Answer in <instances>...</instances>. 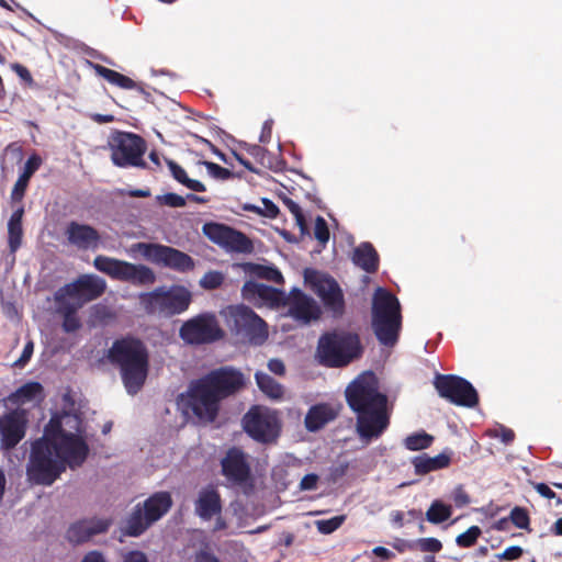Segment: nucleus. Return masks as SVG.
Segmentation results:
<instances>
[{
    "mask_svg": "<svg viewBox=\"0 0 562 562\" xmlns=\"http://www.w3.org/2000/svg\"><path fill=\"white\" fill-rule=\"evenodd\" d=\"M112 522L111 518L91 517L79 519L70 524L65 537L71 544H82L94 536L108 532Z\"/></svg>",
    "mask_w": 562,
    "mask_h": 562,
    "instance_id": "nucleus-21",
    "label": "nucleus"
},
{
    "mask_svg": "<svg viewBox=\"0 0 562 562\" xmlns=\"http://www.w3.org/2000/svg\"><path fill=\"white\" fill-rule=\"evenodd\" d=\"M452 515V506L440 499H435L426 512V519L430 524L439 525L447 521Z\"/></svg>",
    "mask_w": 562,
    "mask_h": 562,
    "instance_id": "nucleus-37",
    "label": "nucleus"
},
{
    "mask_svg": "<svg viewBox=\"0 0 562 562\" xmlns=\"http://www.w3.org/2000/svg\"><path fill=\"white\" fill-rule=\"evenodd\" d=\"M140 506L149 522L154 524L171 508L172 498L169 492H156L140 504Z\"/></svg>",
    "mask_w": 562,
    "mask_h": 562,
    "instance_id": "nucleus-27",
    "label": "nucleus"
},
{
    "mask_svg": "<svg viewBox=\"0 0 562 562\" xmlns=\"http://www.w3.org/2000/svg\"><path fill=\"white\" fill-rule=\"evenodd\" d=\"M533 488L539 493L542 497L547 499L555 498L557 494L553 490H551L546 483H531Z\"/></svg>",
    "mask_w": 562,
    "mask_h": 562,
    "instance_id": "nucleus-60",
    "label": "nucleus"
},
{
    "mask_svg": "<svg viewBox=\"0 0 562 562\" xmlns=\"http://www.w3.org/2000/svg\"><path fill=\"white\" fill-rule=\"evenodd\" d=\"M241 294L247 300L259 297L263 301L276 302L280 295V292L277 289L263 283L246 281L241 288Z\"/></svg>",
    "mask_w": 562,
    "mask_h": 562,
    "instance_id": "nucleus-33",
    "label": "nucleus"
},
{
    "mask_svg": "<svg viewBox=\"0 0 562 562\" xmlns=\"http://www.w3.org/2000/svg\"><path fill=\"white\" fill-rule=\"evenodd\" d=\"M81 562H108L102 552L98 550L89 551L82 558Z\"/></svg>",
    "mask_w": 562,
    "mask_h": 562,
    "instance_id": "nucleus-64",
    "label": "nucleus"
},
{
    "mask_svg": "<svg viewBox=\"0 0 562 562\" xmlns=\"http://www.w3.org/2000/svg\"><path fill=\"white\" fill-rule=\"evenodd\" d=\"M261 202L263 207L261 209L260 215L268 218H277L279 215V207L267 198H263Z\"/></svg>",
    "mask_w": 562,
    "mask_h": 562,
    "instance_id": "nucleus-55",
    "label": "nucleus"
},
{
    "mask_svg": "<svg viewBox=\"0 0 562 562\" xmlns=\"http://www.w3.org/2000/svg\"><path fill=\"white\" fill-rule=\"evenodd\" d=\"M69 245L79 250H95L101 245V235L89 224L70 221L64 232Z\"/></svg>",
    "mask_w": 562,
    "mask_h": 562,
    "instance_id": "nucleus-22",
    "label": "nucleus"
},
{
    "mask_svg": "<svg viewBox=\"0 0 562 562\" xmlns=\"http://www.w3.org/2000/svg\"><path fill=\"white\" fill-rule=\"evenodd\" d=\"M109 362L120 369L128 394H137L144 386L149 369V355L145 344L136 337L115 339L108 350Z\"/></svg>",
    "mask_w": 562,
    "mask_h": 562,
    "instance_id": "nucleus-3",
    "label": "nucleus"
},
{
    "mask_svg": "<svg viewBox=\"0 0 562 562\" xmlns=\"http://www.w3.org/2000/svg\"><path fill=\"white\" fill-rule=\"evenodd\" d=\"M360 335L346 329H333L321 335L315 357L326 368H344L362 357Z\"/></svg>",
    "mask_w": 562,
    "mask_h": 562,
    "instance_id": "nucleus-5",
    "label": "nucleus"
},
{
    "mask_svg": "<svg viewBox=\"0 0 562 562\" xmlns=\"http://www.w3.org/2000/svg\"><path fill=\"white\" fill-rule=\"evenodd\" d=\"M245 432L262 445L276 443L281 435L282 424L277 411L255 405L243 417Z\"/></svg>",
    "mask_w": 562,
    "mask_h": 562,
    "instance_id": "nucleus-10",
    "label": "nucleus"
},
{
    "mask_svg": "<svg viewBox=\"0 0 562 562\" xmlns=\"http://www.w3.org/2000/svg\"><path fill=\"white\" fill-rule=\"evenodd\" d=\"M346 402L356 414V431L360 440L370 443L389 428L391 413L387 396L379 391V382L371 371L358 375L345 391Z\"/></svg>",
    "mask_w": 562,
    "mask_h": 562,
    "instance_id": "nucleus-2",
    "label": "nucleus"
},
{
    "mask_svg": "<svg viewBox=\"0 0 562 562\" xmlns=\"http://www.w3.org/2000/svg\"><path fill=\"white\" fill-rule=\"evenodd\" d=\"M481 535L482 530L479 526H471L456 538V543L460 548H472L477 542Z\"/></svg>",
    "mask_w": 562,
    "mask_h": 562,
    "instance_id": "nucleus-40",
    "label": "nucleus"
},
{
    "mask_svg": "<svg viewBox=\"0 0 562 562\" xmlns=\"http://www.w3.org/2000/svg\"><path fill=\"white\" fill-rule=\"evenodd\" d=\"M487 435L492 438H499L505 445H509L515 439V432L513 429L501 426L498 429H491Z\"/></svg>",
    "mask_w": 562,
    "mask_h": 562,
    "instance_id": "nucleus-47",
    "label": "nucleus"
},
{
    "mask_svg": "<svg viewBox=\"0 0 562 562\" xmlns=\"http://www.w3.org/2000/svg\"><path fill=\"white\" fill-rule=\"evenodd\" d=\"M157 202L160 205H167L169 207H183L186 205V199L177 193H166L157 196Z\"/></svg>",
    "mask_w": 562,
    "mask_h": 562,
    "instance_id": "nucleus-46",
    "label": "nucleus"
},
{
    "mask_svg": "<svg viewBox=\"0 0 562 562\" xmlns=\"http://www.w3.org/2000/svg\"><path fill=\"white\" fill-rule=\"evenodd\" d=\"M180 338L193 346L206 345L224 338L225 333L214 313H201L186 321L179 330Z\"/></svg>",
    "mask_w": 562,
    "mask_h": 562,
    "instance_id": "nucleus-13",
    "label": "nucleus"
},
{
    "mask_svg": "<svg viewBox=\"0 0 562 562\" xmlns=\"http://www.w3.org/2000/svg\"><path fill=\"white\" fill-rule=\"evenodd\" d=\"M151 525L153 522H149L146 514L142 509L140 504H137L126 518L125 526L122 528V532L124 536L138 537L143 535Z\"/></svg>",
    "mask_w": 562,
    "mask_h": 562,
    "instance_id": "nucleus-31",
    "label": "nucleus"
},
{
    "mask_svg": "<svg viewBox=\"0 0 562 562\" xmlns=\"http://www.w3.org/2000/svg\"><path fill=\"white\" fill-rule=\"evenodd\" d=\"M49 420H56L58 425L53 439L56 457L64 463L65 469L81 467L89 454V446L82 436L65 429V426H69L80 432L81 419L77 415L65 413L61 416L54 415Z\"/></svg>",
    "mask_w": 562,
    "mask_h": 562,
    "instance_id": "nucleus-7",
    "label": "nucleus"
},
{
    "mask_svg": "<svg viewBox=\"0 0 562 562\" xmlns=\"http://www.w3.org/2000/svg\"><path fill=\"white\" fill-rule=\"evenodd\" d=\"M33 351H34V342L32 340H29L25 344L20 358L16 361H14L13 367L24 368L26 366V363L31 360Z\"/></svg>",
    "mask_w": 562,
    "mask_h": 562,
    "instance_id": "nucleus-52",
    "label": "nucleus"
},
{
    "mask_svg": "<svg viewBox=\"0 0 562 562\" xmlns=\"http://www.w3.org/2000/svg\"><path fill=\"white\" fill-rule=\"evenodd\" d=\"M434 437L426 431L414 432L404 439V447L409 451H418L429 448Z\"/></svg>",
    "mask_w": 562,
    "mask_h": 562,
    "instance_id": "nucleus-39",
    "label": "nucleus"
},
{
    "mask_svg": "<svg viewBox=\"0 0 562 562\" xmlns=\"http://www.w3.org/2000/svg\"><path fill=\"white\" fill-rule=\"evenodd\" d=\"M166 161H167V165L169 167V170H170L172 177L179 183L183 184V181H186L188 178L186 170L180 165H178L176 161H173L171 159H167Z\"/></svg>",
    "mask_w": 562,
    "mask_h": 562,
    "instance_id": "nucleus-54",
    "label": "nucleus"
},
{
    "mask_svg": "<svg viewBox=\"0 0 562 562\" xmlns=\"http://www.w3.org/2000/svg\"><path fill=\"white\" fill-rule=\"evenodd\" d=\"M57 312L63 316V329L66 333H75L81 327L77 311L81 307L80 303H72L68 299L55 301Z\"/></svg>",
    "mask_w": 562,
    "mask_h": 562,
    "instance_id": "nucleus-32",
    "label": "nucleus"
},
{
    "mask_svg": "<svg viewBox=\"0 0 562 562\" xmlns=\"http://www.w3.org/2000/svg\"><path fill=\"white\" fill-rule=\"evenodd\" d=\"M106 290V282L95 274H81L75 281L59 288L55 294V301L64 299L74 300L72 303L83 304L102 296Z\"/></svg>",
    "mask_w": 562,
    "mask_h": 562,
    "instance_id": "nucleus-16",
    "label": "nucleus"
},
{
    "mask_svg": "<svg viewBox=\"0 0 562 562\" xmlns=\"http://www.w3.org/2000/svg\"><path fill=\"white\" fill-rule=\"evenodd\" d=\"M11 69L29 86H33L34 85V80H33V77L30 72V70L19 64V63H14L11 65Z\"/></svg>",
    "mask_w": 562,
    "mask_h": 562,
    "instance_id": "nucleus-56",
    "label": "nucleus"
},
{
    "mask_svg": "<svg viewBox=\"0 0 562 562\" xmlns=\"http://www.w3.org/2000/svg\"><path fill=\"white\" fill-rule=\"evenodd\" d=\"M272 125H273V121L272 120H267V121L263 122L262 127H261V133H260V136H259V142L260 143L268 144L271 140V137H272Z\"/></svg>",
    "mask_w": 562,
    "mask_h": 562,
    "instance_id": "nucleus-59",
    "label": "nucleus"
},
{
    "mask_svg": "<svg viewBox=\"0 0 562 562\" xmlns=\"http://www.w3.org/2000/svg\"><path fill=\"white\" fill-rule=\"evenodd\" d=\"M91 317L94 322L105 324L109 319L113 318V314L106 306L95 305L92 307Z\"/></svg>",
    "mask_w": 562,
    "mask_h": 562,
    "instance_id": "nucleus-48",
    "label": "nucleus"
},
{
    "mask_svg": "<svg viewBox=\"0 0 562 562\" xmlns=\"http://www.w3.org/2000/svg\"><path fill=\"white\" fill-rule=\"evenodd\" d=\"M143 255L153 262L161 263L179 272H187L194 268V260L176 248L158 244H139Z\"/></svg>",
    "mask_w": 562,
    "mask_h": 562,
    "instance_id": "nucleus-20",
    "label": "nucleus"
},
{
    "mask_svg": "<svg viewBox=\"0 0 562 562\" xmlns=\"http://www.w3.org/2000/svg\"><path fill=\"white\" fill-rule=\"evenodd\" d=\"M93 69L100 77L105 79L111 85L117 86L122 89H134L136 87V82L133 79L113 69L106 68L99 64L93 65Z\"/></svg>",
    "mask_w": 562,
    "mask_h": 562,
    "instance_id": "nucleus-35",
    "label": "nucleus"
},
{
    "mask_svg": "<svg viewBox=\"0 0 562 562\" xmlns=\"http://www.w3.org/2000/svg\"><path fill=\"white\" fill-rule=\"evenodd\" d=\"M288 304L290 315L305 324L318 319L321 316V308L315 300L300 289H293L290 292Z\"/></svg>",
    "mask_w": 562,
    "mask_h": 562,
    "instance_id": "nucleus-23",
    "label": "nucleus"
},
{
    "mask_svg": "<svg viewBox=\"0 0 562 562\" xmlns=\"http://www.w3.org/2000/svg\"><path fill=\"white\" fill-rule=\"evenodd\" d=\"M346 515H338L329 519L317 520V530L323 535H329L336 531L346 520Z\"/></svg>",
    "mask_w": 562,
    "mask_h": 562,
    "instance_id": "nucleus-43",
    "label": "nucleus"
},
{
    "mask_svg": "<svg viewBox=\"0 0 562 562\" xmlns=\"http://www.w3.org/2000/svg\"><path fill=\"white\" fill-rule=\"evenodd\" d=\"M450 462V452H441L435 457H429L427 453H423L412 459V464L414 465V470L417 475H425L432 471L448 468Z\"/></svg>",
    "mask_w": 562,
    "mask_h": 562,
    "instance_id": "nucleus-29",
    "label": "nucleus"
},
{
    "mask_svg": "<svg viewBox=\"0 0 562 562\" xmlns=\"http://www.w3.org/2000/svg\"><path fill=\"white\" fill-rule=\"evenodd\" d=\"M123 562H148V559L144 552L133 550L124 555Z\"/></svg>",
    "mask_w": 562,
    "mask_h": 562,
    "instance_id": "nucleus-61",
    "label": "nucleus"
},
{
    "mask_svg": "<svg viewBox=\"0 0 562 562\" xmlns=\"http://www.w3.org/2000/svg\"><path fill=\"white\" fill-rule=\"evenodd\" d=\"M204 164L209 173L214 178L225 180L232 177V171L215 162L205 161Z\"/></svg>",
    "mask_w": 562,
    "mask_h": 562,
    "instance_id": "nucleus-49",
    "label": "nucleus"
},
{
    "mask_svg": "<svg viewBox=\"0 0 562 562\" xmlns=\"http://www.w3.org/2000/svg\"><path fill=\"white\" fill-rule=\"evenodd\" d=\"M524 554V550L519 546H512L506 548L502 553L497 554V559L501 561H515Z\"/></svg>",
    "mask_w": 562,
    "mask_h": 562,
    "instance_id": "nucleus-50",
    "label": "nucleus"
},
{
    "mask_svg": "<svg viewBox=\"0 0 562 562\" xmlns=\"http://www.w3.org/2000/svg\"><path fill=\"white\" fill-rule=\"evenodd\" d=\"M223 313L231 331L241 341L260 346L267 340L268 326L250 307L232 305Z\"/></svg>",
    "mask_w": 562,
    "mask_h": 562,
    "instance_id": "nucleus-8",
    "label": "nucleus"
},
{
    "mask_svg": "<svg viewBox=\"0 0 562 562\" xmlns=\"http://www.w3.org/2000/svg\"><path fill=\"white\" fill-rule=\"evenodd\" d=\"M94 268L113 280L130 282L135 285H148L156 281L154 271L144 265L99 255L93 259Z\"/></svg>",
    "mask_w": 562,
    "mask_h": 562,
    "instance_id": "nucleus-12",
    "label": "nucleus"
},
{
    "mask_svg": "<svg viewBox=\"0 0 562 562\" xmlns=\"http://www.w3.org/2000/svg\"><path fill=\"white\" fill-rule=\"evenodd\" d=\"M402 308L398 299L384 288H376L372 297L371 327L378 341L393 347L402 329Z\"/></svg>",
    "mask_w": 562,
    "mask_h": 562,
    "instance_id": "nucleus-6",
    "label": "nucleus"
},
{
    "mask_svg": "<svg viewBox=\"0 0 562 562\" xmlns=\"http://www.w3.org/2000/svg\"><path fill=\"white\" fill-rule=\"evenodd\" d=\"M111 160L120 168H147L144 155L147 150L146 140L132 132L114 131L108 140Z\"/></svg>",
    "mask_w": 562,
    "mask_h": 562,
    "instance_id": "nucleus-9",
    "label": "nucleus"
},
{
    "mask_svg": "<svg viewBox=\"0 0 562 562\" xmlns=\"http://www.w3.org/2000/svg\"><path fill=\"white\" fill-rule=\"evenodd\" d=\"M43 390L40 382H27L11 393L7 400L13 405H22L42 396Z\"/></svg>",
    "mask_w": 562,
    "mask_h": 562,
    "instance_id": "nucleus-34",
    "label": "nucleus"
},
{
    "mask_svg": "<svg viewBox=\"0 0 562 562\" xmlns=\"http://www.w3.org/2000/svg\"><path fill=\"white\" fill-rule=\"evenodd\" d=\"M58 429L56 420H49L41 438L32 442L26 476L30 483L49 486L65 472L64 463L54 450V432Z\"/></svg>",
    "mask_w": 562,
    "mask_h": 562,
    "instance_id": "nucleus-4",
    "label": "nucleus"
},
{
    "mask_svg": "<svg viewBox=\"0 0 562 562\" xmlns=\"http://www.w3.org/2000/svg\"><path fill=\"white\" fill-rule=\"evenodd\" d=\"M353 263L367 273H375L379 270L380 257L371 243H361L353 249Z\"/></svg>",
    "mask_w": 562,
    "mask_h": 562,
    "instance_id": "nucleus-28",
    "label": "nucleus"
},
{
    "mask_svg": "<svg viewBox=\"0 0 562 562\" xmlns=\"http://www.w3.org/2000/svg\"><path fill=\"white\" fill-rule=\"evenodd\" d=\"M42 159L38 155H31L24 166L23 172L19 176L11 192V204H22L30 179L40 169Z\"/></svg>",
    "mask_w": 562,
    "mask_h": 562,
    "instance_id": "nucleus-25",
    "label": "nucleus"
},
{
    "mask_svg": "<svg viewBox=\"0 0 562 562\" xmlns=\"http://www.w3.org/2000/svg\"><path fill=\"white\" fill-rule=\"evenodd\" d=\"M268 368L272 373L277 375H283L285 373L284 363L280 359H271L268 362Z\"/></svg>",
    "mask_w": 562,
    "mask_h": 562,
    "instance_id": "nucleus-62",
    "label": "nucleus"
},
{
    "mask_svg": "<svg viewBox=\"0 0 562 562\" xmlns=\"http://www.w3.org/2000/svg\"><path fill=\"white\" fill-rule=\"evenodd\" d=\"M255 379L258 387L271 398H280L283 395V389L273 378L263 372H257Z\"/></svg>",
    "mask_w": 562,
    "mask_h": 562,
    "instance_id": "nucleus-38",
    "label": "nucleus"
},
{
    "mask_svg": "<svg viewBox=\"0 0 562 562\" xmlns=\"http://www.w3.org/2000/svg\"><path fill=\"white\" fill-rule=\"evenodd\" d=\"M203 234L214 244L229 252L250 254L251 239L240 231L222 223L210 222L202 227Z\"/></svg>",
    "mask_w": 562,
    "mask_h": 562,
    "instance_id": "nucleus-17",
    "label": "nucleus"
},
{
    "mask_svg": "<svg viewBox=\"0 0 562 562\" xmlns=\"http://www.w3.org/2000/svg\"><path fill=\"white\" fill-rule=\"evenodd\" d=\"M434 386L440 397L457 406L474 407L479 403L476 390L461 376L437 373Z\"/></svg>",
    "mask_w": 562,
    "mask_h": 562,
    "instance_id": "nucleus-15",
    "label": "nucleus"
},
{
    "mask_svg": "<svg viewBox=\"0 0 562 562\" xmlns=\"http://www.w3.org/2000/svg\"><path fill=\"white\" fill-rule=\"evenodd\" d=\"M247 153L256 158L262 166H267L271 168V164H266L265 159L267 157V149L259 145H248L246 148Z\"/></svg>",
    "mask_w": 562,
    "mask_h": 562,
    "instance_id": "nucleus-53",
    "label": "nucleus"
},
{
    "mask_svg": "<svg viewBox=\"0 0 562 562\" xmlns=\"http://www.w3.org/2000/svg\"><path fill=\"white\" fill-rule=\"evenodd\" d=\"M245 270L259 279H265L278 284L284 282L282 273L276 267L248 262L245 263Z\"/></svg>",
    "mask_w": 562,
    "mask_h": 562,
    "instance_id": "nucleus-36",
    "label": "nucleus"
},
{
    "mask_svg": "<svg viewBox=\"0 0 562 562\" xmlns=\"http://www.w3.org/2000/svg\"><path fill=\"white\" fill-rule=\"evenodd\" d=\"M372 553L383 561H389L395 557V553L393 551L384 547H375L372 550Z\"/></svg>",
    "mask_w": 562,
    "mask_h": 562,
    "instance_id": "nucleus-63",
    "label": "nucleus"
},
{
    "mask_svg": "<svg viewBox=\"0 0 562 562\" xmlns=\"http://www.w3.org/2000/svg\"><path fill=\"white\" fill-rule=\"evenodd\" d=\"M27 412L23 408L11 409L0 416V449L11 451L26 435Z\"/></svg>",
    "mask_w": 562,
    "mask_h": 562,
    "instance_id": "nucleus-19",
    "label": "nucleus"
},
{
    "mask_svg": "<svg viewBox=\"0 0 562 562\" xmlns=\"http://www.w3.org/2000/svg\"><path fill=\"white\" fill-rule=\"evenodd\" d=\"M222 512V498L214 486H207L199 492L194 502V513L202 520H211Z\"/></svg>",
    "mask_w": 562,
    "mask_h": 562,
    "instance_id": "nucleus-24",
    "label": "nucleus"
},
{
    "mask_svg": "<svg viewBox=\"0 0 562 562\" xmlns=\"http://www.w3.org/2000/svg\"><path fill=\"white\" fill-rule=\"evenodd\" d=\"M282 202L286 206V209L293 214L296 225L300 227L301 233L304 234L305 232H307L306 220L301 206L288 196H283Z\"/></svg>",
    "mask_w": 562,
    "mask_h": 562,
    "instance_id": "nucleus-41",
    "label": "nucleus"
},
{
    "mask_svg": "<svg viewBox=\"0 0 562 562\" xmlns=\"http://www.w3.org/2000/svg\"><path fill=\"white\" fill-rule=\"evenodd\" d=\"M314 236L322 246L329 240L328 225L322 216H317L315 220Z\"/></svg>",
    "mask_w": 562,
    "mask_h": 562,
    "instance_id": "nucleus-45",
    "label": "nucleus"
},
{
    "mask_svg": "<svg viewBox=\"0 0 562 562\" xmlns=\"http://www.w3.org/2000/svg\"><path fill=\"white\" fill-rule=\"evenodd\" d=\"M509 519L519 529L529 530L530 517L526 508L516 506L510 510Z\"/></svg>",
    "mask_w": 562,
    "mask_h": 562,
    "instance_id": "nucleus-44",
    "label": "nucleus"
},
{
    "mask_svg": "<svg viewBox=\"0 0 562 562\" xmlns=\"http://www.w3.org/2000/svg\"><path fill=\"white\" fill-rule=\"evenodd\" d=\"M224 274L221 271H207L200 280V286L204 290H216L224 282Z\"/></svg>",
    "mask_w": 562,
    "mask_h": 562,
    "instance_id": "nucleus-42",
    "label": "nucleus"
},
{
    "mask_svg": "<svg viewBox=\"0 0 562 562\" xmlns=\"http://www.w3.org/2000/svg\"><path fill=\"white\" fill-rule=\"evenodd\" d=\"M318 476L314 473L306 474L300 482V488L302 491H313L316 488Z\"/></svg>",
    "mask_w": 562,
    "mask_h": 562,
    "instance_id": "nucleus-57",
    "label": "nucleus"
},
{
    "mask_svg": "<svg viewBox=\"0 0 562 562\" xmlns=\"http://www.w3.org/2000/svg\"><path fill=\"white\" fill-rule=\"evenodd\" d=\"M338 411L327 403L313 405L305 415V427L310 431H317L329 422L336 419Z\"/></svg>",
    "mask_w": 562,
    "mask_h": 562,
    "instance_id": "nucleus-26",
    "label": "nucleus"
},
{
    "mask_svg": "<svg viewBox=\"0 0 562 562\" xmlns=\"http://www.w3.org/2000/svg\"><path fill=\"white\" fill-rule=\"evenodd\" d=\"M191 301V292L182 285H173L169 289L160 286L140 295V302L148 313L158 312L166 316L183 313L189 308Z\"/></svg>",
    "mask_w": 562,
    "mask_h": 562,
    "instance_id": "nucleus-11",
    "label": "nucleus"
},
{
    "mask_svg": "<svg viewBox=\"0 0 562 562\" xmlns=\"http://www.w3.org/2000/svg\"><path fill=\"white\" fill-rule=\"evenodd\" d=\"M247 384L245 374L233 366H223L192 380L178 404L187 415L199 422L213 423L218 416L221 402L237 395Z\"/></svg>",
    "mask_w": 562,
    "mask_h": 562,
    "instance_id": "nucleus-1",
    "label": "nucleus"
},
{
    "mask_svg": "<svg viewBox=\"0 0 562 562\" xmlns=\"http://www.w3.org/2000/svg\"><path fill=\"white\" fill-rule=\"evenodd\" d=\"M453 502L457 507H463L470 503L469 494L460 486L453 493Z\"/></svg>",
    "mask_w": 562,
    "mask_h": 562,
    "instance_id": "nucleus-58",
    "label": "nucleus"
},
{
    "mask_svg": "<svg viewBox=\"0 0 562 562\" xmlns=\"http://www.w3.org/2000/svg\"><path fill=\"white\" fill-rule=\"evenodd\" d=\"M24 212V206L19 204L8 221V246L11 254H15L22 245Z\"/></svg>",
    "mask_w": 562,
    "mask_h": 562,
    "instance_id": "nucleus-30",
    "label": "nucleus"
},
{
    "mask_svg": "<svg viewBox=\"0 0 562 562\" xmlns=\"http://www.w3.org/2000/svg\"><path fill=\"white\" fill-rule=\"evenodd\" d=\"M305 282L321 297L324 306L333 313L335 317H340L345 313V299L338 282L329 274L314 269H306L304 272Z\"/></svg>",
    "mask_w": 562,
    "mask_h": 562,
    "instance_id": "nucleus-14",
    "label": "nucleus"
},
{
    "mask_svg": "<svg viewBox=\"0 0 562 562\" xmlns=\"http://www.w3.org/2000/svg\"><path fill=\"white\" fill-rule=\"evenodd\" d=\"M419 548L424 552L437 553L442 549V543L436 538H423L419 540Z\"/></svg>",
    "mask_w": 562,
    "mask_h": 562,
    "instance_id": "nucleus-51",
    "label": "nucleus"
},
{
    "mask_svg": "<svg viewBox=\"0 0 562 562\" xmlns=\"http://www.w3.org/2000/svg\"><path fill=\"white\" fill-rule=\"evenodd\" d=\"M249 457L238 447H231L221 460V472L231 485L251 487Z\"/></svg>",
    "mask_w": 562,
    "mask_h": 562,
    "instance_id": "nucleus-18",
    "label": "nucleus"
}]
</instances>
